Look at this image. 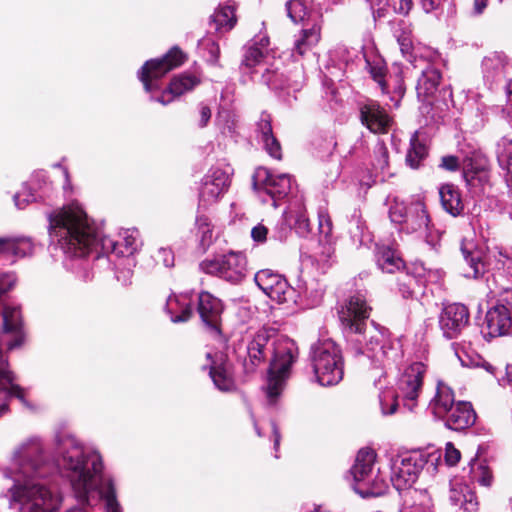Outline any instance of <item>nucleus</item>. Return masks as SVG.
<instances>
[{
  "label": "nucleus",
  "mask_w": 512,
  "mask_h": 512,
  "mask_svg": "<svg viewBox=\"0 0 512 512\" xmlns=\"http://www.w3.org/2000/svg\"><path fill=\"white\" fill-rule=\"evenodd\" d=\"M223 305L220 299L209 292L199 294L198 313L202 322L211 330L219 332V321Z\"/></svg>",
  "instance_id": "24"
},
{
  "label": "nucleus",
  "mask_w": 512,
  "mask_h": 512,
  "mask_svg": "<svg viewBox=\"0 0 512 512\" xmlns=\"http://www.w3.org/2000/svg\"><path fill=\"white\" fill-rule=\"evenodd\" d=\"M211 118V110L206 105H200V123L199 125L201 127H204L207 125L208 121Z\"/></svg>",
  "instance_id": "62"
},
{
  "label": "nucleus",
  "mask_w": 512,
  "mask_h": 512,
  "mask_svg": "<svg viewBox=\"0 0 512 512\" xmlns=\"http://www.w3.org/2000/svg\"><path fill=\"white\" fill-rule=\"evenodd\" d=\"M400 231L407 234H416L419 238H424L428 244H434V236L430 226V219L426 212L424 204L417 200L410 203L409 213L401 225Z\"/></svg>",
  "instance_id": "17"
},
{
  "label": "nucleus",
  "mask_w": 512,
  "mask_h": 512,
  "mask_svg": "<svg viewBox=\"0 0 512 512\" xmlns=\"http://www.w3.org/2000/svg\"><path fill=\"white\" fill-rule=\"evenodd\" d=\"M450 215L457 216L463 211V203L458 190L450 185Z\"/></svg>",
  "instance_id": "56"
},
{
  "label": "nucleus",
  "mask_w": 512,
  "mask_h": 512,
  "mask_svg": "<svg viewBox=\"0 0 512 512\" xmlns=\"http://www.w3.org/2000/svg\"><path fill=\"white\" fill-rule=\"evenodd\" d=\"M291 229H292V223L290 222V225H289V222H286L284 220V214H283L281 220L277 223V225L275 226V228L272 232V237L275 240L284 241L287 238Z\"/></svg>",
  "instance_id": "57"
},
{
  "label": "nucleus",
  "mask_w": 512,
  "mask_h": 512,
  "mask_svg": "<svg viewBox=\"0 0 512 512\" xmlns=\"http://www.w3.org/2000/svg\"><path fill=\"white\" fill-rule=\"evenodd\" d=\"M415 283V279L411 276L405 275L402 280H399V292L403 296V298L412 297V285Z\"/></svg>",
  "instance_id": "59"
},
{
  "label": "nucleus",
  "mask_w": 512,
  "mask_h": 512,
  "mask_svg": "<svg viewBox=\"0 0 512 512\" xmlns=\"http://www.w3.org/2000/svg\"><path fill=\"white\" fill-rule=\"evenodd\" d=\"M475 478L480 485L485 487H490L493 482L492 471L484 465H479L477 471L475 472Z\"/></svg>",
  "instance_id": "58"
},
{
  "label": "nucleus",
  "mask_w": 512,
  "mask_h": 512,
  "mask_svg": "<svg viewBox=\"0 0 512 512\" xmlns=\"http://www.w3.org/2000/svg\"><path fill=\"white\" fill-rule=\"evenodd\" d=\"M460 169L461 178L467 187H479L489 197H495L492 191L491 165L484 153L468 147L450 156V172Z\"/></svg>",
  "instance_id": "9"
},
{
  "label": "nucleus",
  "mask_w": 512,
  "mask_h": 512,
  "mask_svg": "<svg viewBox=\"0 0 512 512\" xmlns=\"http://www.w3.org/2000/svg\"><path fill=\"white\" fill-rule=\"evenodd\" d=\"M166 311L174 323L185 322L193 314L189 294L173 295L166 301Z\"/></svg>",
  "instance_id": "33"
},
{
  "label": "nucleus",
  "mask_w": 512,
  "mask_h": 512,
  "mask_svg": "<svg viewBox=\"0 0 512 512\" xmlns=\"http://www.w3.org/2000/svg\"><path fill=\"white\" fill-rule=\"evenodd\" d=\"M50 184L44 172H37L32 175L30 181L24 184L21 192L15 194L14 202L18 209H23L31 202L43 200L48 196Z\"/></svg>",
  "instance_id": "19"
},
{
  "label": "nucleus",
  "mask_w": 512,
  "mask_h": 512,
  "mask_svg": "<svg viewBox=\"0 0 512 512\" xmlns=\"http://www.w3.org/2000/svg\"><path fill=\"white\" fill-rule=\"evenodd\" d=\"M399 48L403 58L416 67L415 62L417 61L418 53L414 40L399 44Z\"/></svg>",
  "instance_id": "55"
},
{
  "label": "nucleus",
  "mask_w": 512,
  "mask_h": 512,
  "mask_svg": "<svg viewBox=\"0 0 512 512\" xmlns=\"http://www.w3.org/2000/svg\"><path fill=\"white\" fill-rule=\"evenodd\" d=\"M478 501L467 484H453L450 489V512H477Z\"/></svg>",
  "instance_id": "26"
},
{
  "label": "nucleus",
  "mask_w": 512,
  "mask_h": 512,
  "mask_svg": "<svg viewBox=\"0 0 512 512\" xmlns=\"http://www.w3.org/2000/svg\"><path fill=\"white\" fill-rule=\"evenodd\" d=\"M392 33L398 45L413 40L412 25L404 20L394 23Z\"/></svg>",
  "instance_id": "46"
},
{
  "label": "nucleus",
  "mask_w": 512,
  "mask_h": 512,
  "mask_svg": "<svg viewBox=\"0 0 512 512\" xmlns=\"http://www.w3.org/2000/svg\"><path fill=\"white\" fill-rule=\"evenodd\" d=\"M4 335L0 336V416L7 412L8 401L12 397L18 398L26 404L23 389L15 384L14 374L10 370L7 356L4 353L3 343L7 349L12 350L21 345L23 341L21 312L18 307L6 306L3 310Z\"/></svg>",
  "instance_id": "6"
},
{
  "label": "nucleus",
  "mask_w": 512,
  "mask_h": 512,
  "mask_svg": "<svg viewBox=\"0 0 512 512\" xmlns=\"http://www.w3.org/2000/svg\"><path fill=\"white\" fill-rule=\"evenodd\" d=\"M409 213V205H406L404 202H399L397 200L390 206L389 209V217L393 223L402 225L407 214Z\"/></svg>",
  "instance_id": "51"
},
{
  "label": "nucleus",
  "mask_w": 512,
  "mask_h": 512,
  "mask_svg": "<svg viewBox=\"0 0 512 512\" xmlns=\"http://www.w3.org/2000/svg\"><path fill=\"white\" fill-rule=\"evenodd\" d=\"M441 80L440 71L433 67L428 66L422 71L416 85V91L418 97H430L433 96L437 91Z\"/></svg>",
  "instance_id": "37"
},
{
  "label": "nucleus",
  "mask_w": 512,
  "mask_h": 512,
  "mask_svg": "<svg viewBox=\"0 0 512 512\" xmlns=\"http://www.w3.org/2000/svg\"><path fill=\"white\" fill-rule=\"evenodd\" d=\"M269 37L266 33L260 32L246 45L242 60V66L252 69L251 74L260 73L264 84L274 90L299 91L304 83L303 73L296 69L289 75L278 73L277 69H270L264 63L269 52Z\"/></svg>",
  "instance_id": "7"
},
{
  "label": "nucleus",
  "mask_w": 512,
  "mask_h": 512,
  "mask_svg": "<svg viewBox=\"0 0 512 512\" xmlns=\"http://www.w3.org/2000/svg\"><path fill=\"white\" fill-rule=\"evenodd\" d=\"M209 361V375L217 389L220 391H232L235 387V383L232 377L230 365L224 361L222 354L207 353L206 355Z\"/></svg>",
  "instance_id": "23"
},
{
  "label": "nucleus",
  "mask_w": 512,
  "mask_h": 512,
  "mask_svg": "<svg viewBox=\"0 0 512 512\" xmlns=\"http://www.w3.org/2000/svg\"><path fill=\"white\" fill-rule=\"evenodd\" d=\"M511 64L502 52H493L482 61L485 82L492 89L493 85L503 83L509 76Z\"/></svg>",
  "instance_id": "21"
},
{
  "label": "nucleus",
  "mask_w": 512,
  "mask_h": 512,
  "mask_svg": "<svg viewBox=\"0 0 512 512\" xmlns=\"http://www.w3.org/2000/svg\"><path fill=\"white\" fill-rule=\"evenodd\" d=\"M256 131L260 141L263 143L265 150L270 156L276 159L281 158V147L277 139L274 137L271 126V116L262 113L256 125Z\"/></svg>",
  "instance_id": "32"
},
{
  "label": "nucleus",
  "mask_w": 512,
  "mask_h": 512,
  "mask_svg": "<svg viewBox=\"0 0 512 512\" xmlns=\"http://www.w3.org/2000/svg\"><path fill=\"white\" fill-rule=\"evenodd\" d=\"M490 295L497 298L496 304L505 305L512 311V280L508 279L503 273L496 272L491 278L487 279Z\"/></svg>",
  "instance_id": "29"
},
{
  "label": "nucleus",
  "mask_w": 512,
  "mask_h": 512,
  "mask_svg": "<svg viewBox=\"0 0 512 512\" xmlns=\"http://www.w3.org/2000/svg\"><path fill=\"white\" fill-rule=\"evenodd\" d=\"M372 165L375 170L384 172L389 166V152L382 141H378L374 148V159Z\"/></svg>",
  "instance_id": "45"
},
{
  "label": "nucleus",
  "mask_w": 512,
  "mask_h": 512,
  "mask_svg": "<svg viewBox=\"0 0 512 512\" xmlns=\"http://www.w3.org/2000/svg\"><path fill=\"white\" fill-rule=\"evenodd\" d=\"M34 244L26 237H0V258L15 262L19 258L31 255Z\"/></svg>",
  "instance_id": "27"
},
{
  "label": "nucleus",
  "mask_w": 512,
  "mask_h": 512,
  "mask_svg": "<svg viewBox=\"0 0 512 512\" xmlns=\"http://www.w3.org/2000/svg\"><path fill=\"white\" fill-rule=\"evenodd\" d=\"M284 220L292 223L298 235L306 236L309 233L310 222L302 196L296 194L290 198L288 208L284 211Z\"/></svg>",
  "instance_id": "25"
},
{
  "label": "nucleus",
  "mask_w": 512,
  "mask_h": 512,
  "mask_svg": "<svg viewBox=\"0 0 512 512\" xmlns=\"http://www.w3.org/2000/svg\"><path fill=\"white\" fill-rule=\"evenodd\" d=\"M268 297L280 304L289 301L297 302L295 289L288 284L284 277L278 280V284L273 288Z\"/></svg>",
  "instance_id": "42"
},
{
  "label": "nucleus",
  "mask_w": 512,
  "mask_h": 512,
  "mask_svg": "<svg viewBox=\"0 0 512 512\" xmlns=\"http://www.w3.org/2000/svg\"><path fill=\"white\" fill-rule=\"evenodd\" d=\"M441 3L442 0H421L422 7L427 13L437 9Z\"/></svg>",
  "instance_id": "64"
},
{
  "label": "nucleus",
  "mask_w": 512,
  "mask_h": 512,
  "mask_svg": "<svg viewBox=\"0 0 512 512\" xmlns=\"http://www.w3.org/2000/svg\"><path fill=\"white\" fill-rule=\"evenodd\" d=\"M360 121L370 132L385 134L390 129L393 119L376 101L368 100L359 108Z\"/></svg>",
  "instance_id": "18"
},
{
  "label": "nucleus",
  "mask_w": 512,
  "mask_h": 512,
  "mask_svg": "<svg viewBox=\"0 0 512 512\" xmlns=\"http://www.w3.org/2000/svg\"><path fill=\"white\" fill-rule=\"evenodd\" d=\"M487 4H488V0H474L472 14L476 15V16L481 15L484 12V10L486 9Z\"/></svg>",
  "instance_id": "63"
},
{
  "label": "nucleus",
  "mask_w": 512,
  "mask_h": 512,
  "mask_svg": "<svg viewBox=\"0 0 512 512\" xmlns=\"http://www.w3.org/2000/svg\"><path fill=\"white\" fill-rule=\"evenodd\" d=\"M318 228L321 235L328 237L332 232V221L326 209L318 211Z\"/></svg>",
  "instance_id": "54"
},
{
  "label": "nucleus",
  "mask_w": 512,
  "mask_h": 512,
  "mask_svg": "<svg viewBox=\"0 0 512 512\" xmlns=\"http://www.w3.org/2000/svg\"><path fill=\"white\" fill-rule=\"evenodd\" d=\"M428 412L435 421H441L448 427V385L442 380L437 382L435 395L428 405Z\"/></svg>",
  "instance_id": "31"
},
{
  "label": "nucleus",
  "mask_w": 512,
  "mask_h": 512,
  "mask_svg": "<svg viewBox=\"0 0 512 512\" xmlns=\"http://www.w3.org/2000/svg\"><path fill=\"white\" fill-rule=\"evenodd\" d=\"M430 104V119L435 124H445L447 116V106L444 101L429 102Z\"/></svg>",
  "instance_id": "50"
},
{
  "label": "nucleus",
  "mask_w": 512,
  "mask_h": 512,
  "mask_svg": "<svg viewBox=\"0 0 512 512\" xmlns=\"http://www.w3.org/2000/svg\"><path fill=\"white\" fill-rule=\"evenodd\" d=\"M464 260L469 265L468 271L464 273L467 278H478L484 273L482 252L476 248L473 239L464 238L460 245Z\"/></svg>",
  "instance_id": "30"
},
{
  "label": "nucleus",
  "mask_w": 512,
  "mask_h": 512,
  "mask_svg": "<svg viewBox=\"0 0 512 512\" xmlns=\"http://www.w3.org/2000/svg\"><path fill=\"white\" fill-rule=\"evenodd\" d=\"M309 359L316 381L321 386H334L343 379L342 351L332 339L314 343L310 348Z\"/></svg>",
  "instance_id": "10"
},
{
  "label": "nucleus",
  "mask_w": 512,
  "mask_h": 512,
  "mask_svg": "<svg viewBox=\"0 0 512 512\" xmlns=\"http://www.w3.org/2000/svg\"><path fill=\"white\" fill-rule=\"evenodd\" d=\"M494 257L497 272L503 273L508 279L512 280V252L500 250Z\"/></svg>",
  "instance_id": "47"
},
{
  "label": "nucleus",
  "mask_w": 512,
  "mask_h": 512,
  "mask_svg": "<svg viewBox=\"0 0 512 512\" xmlns=\"http://www.w3.org/2000/svg\"><path fill=\"white\" fill-rule=\"evenodd\" d=\"M199 267L206 274L217 276L232 284H238L246 276L247 260L243 253L230 251L203 260Z\"/></svg>",
  "instance_id": "13"
},
{
  "label": "nucleus",
  "mask_w": 512,
  "mask_h": 512,
  "mask_svg": "<svg viewBox=\"0 0 512 512\" xmlns=\"http://www.w3.org/2000/svg\"><path fill=\"white\" fill-rule=\"evenodd\" d=\"M320 39V28L314 25L312 28L303 29L299 38L295 40L294 52L302 56Z\"/></svg>",
  "instance_id": "41"
},
{
  "label": "nucleus",
  "mask_w": 512,
  "mask_h": 512,
  "mask_svg": "<svg viewBox=\"0 0 512 512\" xmlns=\"http://www.w3.org/2000/svg\"><path fill=\"white\" fill-rule=\"evenodd\" d=\"M375 257L378 268L385 273H394L404 267L399 253L390 246L378 245Z\"/></svg>",
  "instance_id": "36"
},
{
  "label": "nucleus",
  "mask_w": 512,
  "mask_h": 512,
  "mask_svg": "<svg viewBox=\"0 0 512 512\" xmlns=\"http://www.w3.org/2000/svg\"><path fill=\"white\" fill-rule=\"evenodd\" d=\"M496 155L498 162L501 166L504 165V161L512 157V140L507 137H502L496 145Z\"/></svg>",
  "instance_id": "52"
},
{
  "label": "nucleus",
  "mask_w": 512,
  "mask_h": 512,
  "mask_svg": "<svg viewBox=\"0 0 512 512\" xmlns=\"http://www.w3.org/2000/svg\"><path fill=\"white\" fill-rule=\"evenodd\" d=\"M54 445L57 466L69 480L77 500L88 504L90 494L97 491L106 512H121L114 482L103 475L100 453L66 432L56 434Z\"/></svg>",
  "instance_id": "3"
},
{
  "label": "nucleus",
  "mask_w": 512,
  "mask_h": 512,
  "mask_svg": "<svg viewBox=\"0 0 512 512\" xmlns=\"http://www.w3.org/2000/svg\"><path fill=\"white\" fill-rule=\"evenodd\" d=\"M268 228L259 223L251 230V237L255 242L263 243L267 239Z\"/></svg>",
  "instance_id": "61"
},
{
  "label": "nucleus",
  "mask_w": 512,
  "mask_h": 512,
  "mask_svg": "<svg viewBox=\"0 0 512 512\" xmlns=\"http://www.w3.org/2000/svg\"><path fill=\"white\" fill-rule=\"evenodd\" d=\"M192 234L202 252H205L216 240L214 225L211 219L204 214H197Z\"/></svg>",
  "instance_id": "35"
},
{
  "label": "nucleus",
  "mask_w": 512,
  "mask_h": 512,
  "mask_svg": "<svg viewBox=\"0 0 512 512\" xmlns=\"http://www.w3.org/2000/svg\"><path fill=\"white\" fill-rule=\"evenodd\" d=\"M233 168L229 164L215 166L208 170L201 181L199 190V209L217 203L228 191Z\"/></svg>",
  "instance_id": "16"
},
{
  "label": "nucleus",
  "mask_w": 512,
  "mask_h": 512,
  "mask_svg": "<svg viewBox=\"0 0 512 512\" xmlns=\"http://www.w3.org/2000/svg\"><path fill=\"white\" fill-rule=\"evenodd\" d=\"M174 253L170 248L160 247L154 255V260L166 268L174 266Z\"/></svg>",
  "instance_id": "53"
},
{
  "label": "nucleus",
  "mask_w": 512,
  "mask_h": 512,
  "mask_svg": "<svg viewBox=\"0 0 512 512\" xmlns=\"http://www.w3.org/2000/svg\"><path fill=\"white\" fill-rule=\"evenodd\" d=\"M254 187L258 190L263 203L272 201V205L278 207V201L293 195V184L288 174L274 175L266 168H259L254 174Z\"/></svg>",
  "instance_id": "15"
},
{
  "label": "nucleus",
  "mask_w": 512,
  "mask_h": 512,
  "mask_svg": "<svg viewBox=\"0 0 512 512\" xmlns=\"http://www.w3.org/2000/svg\"><path fill=\"white\" fill-rule=\"evenodd\" d=\"M427 147L420 141L419 133L416 131L413 133L410 139V147L406 154V163L409 167L417 169L420 167L421 162L427 156Z\"/></svg>",
  "instance_id": "40"
},
{
  "label": "nucleus",
  "mask_w": 512,
  "mask_h": 512,
  "mask_svg": "<svg viewBox=\"0 0 512 512\" xmlns=\"http://www.w3.org/2000/svg\"><path fill=\"white\" fill-rule=\"evenodd\" d=\"M505 92H506V104L502 109V112L510 118V123L512 126V78L505 83Z\"/></svg>",
  "instance_id": "60"
},
{
  "label": "nucleus",
  "mask_w": 512,
  "mask_h": 512,
  "mask_svg": "<svg viewBox=\"0 0 512 512\" xmlns=\"http://www.w3.org/2000/svg\"><path fill=\"white\" fill-rule=\"evenodd\" d=\"M286 10L289 18L297 23L302 21L306 14V6L302 0H290L286 3Z\"/></svg>",
  "instance_id": "48"
},
{
  "label": "nucleus",
  "mask_w": 512,
  "mask_h": 512,
  "mask_svg": "<svg viewBox=\"0 0 512 512\" xmlns=\"http://www.w3.org/2000/svg\"><path fill=\"white\" fill-rule=\"evenodd\" d=\"M450 429L463 430L476 421V412L468 401L454 402L450 398Z\"/></svg>",
  "instance_id": "28"
},
{
  "label": "nucleus",
  "mask_w": 512,
  "mask_h": 512,
  "mask_svg": "<svg viewBox=\"0 0 512 512\" xmlns=\"http://www.w3.org/2000/svg\"><path fill=\"white\" fill-rule=\"evenodd\" d=\"M237 22L235 14V7L232 4H220L211 16V23L214 25L216 31L228 32Z\"/></svg>",
  "instance_id": "38"
},
{
  "label": "nucleus",
  "mask_w": 512,
  "mask_h": 512,
  "mask_svg": "<svg viewBox=\"0 0 512 512\" xmlns=\"http://www.w3.org/2000/svg\"><path fill=\"white\" fill-rule=\"evenodd\" d=\"M454 355L450 357V364L466 368L478 367L482 361L481 357L470 348V346L459 344L453 345Z\"/></svg>",
  "instance_id": "39"
},
{
  "label": "nucleus",
  "mask_w": 512,
  "mask_h": 512,
  "mask_svg": "<svg viewBox=\"0 0 512 512\" xmlns=\"http://www.w3.org/2000/svg\"><path fill=\"white\" fill-rule=\"evenodd\" d=\"M470 326L468 307L463 303L450 304V339L466 335Z\"/></svg>",
  "instance_id": "34"
},
{
  "label": "nucleus",
  "mask_w": 512,
  "mask_h": 512,
  "mask_svg": "<svg viewBox=\"0 0 512 512\" xmlns=\"http://www.w3.org/2000/svg\"><path fill=\"white\" fill-rule=\"evenodd\" d=\"M414 494L418 496L417 501L410 504L405 500L400 512H432L430 499L427 495L418 491H414Z\"/></svg>",
  "instance_id": "44"
},
{
  "label": "nucleus",
  "mask_w": 512,
  "mask_h": 512,
  "mask_svg": "<svg viewBox=\"0 0 512 512\" xmlns=\"http://www.w3.org/2000/svg\"><path fill=\"white\" fill-rule=\"evenodd\" d=\"M370 311L366 295L362 292L352 295L342 307L339 318L349 335L348 341L357 355H366L375 364H396L403 356L401 344L374 325L367 331Z\"/></svg>",
  "instance_id": "5"
},
{
  "label": "nucleus",
  "mask_w": 512,
  "mask_h": 512,
  "mask_svg": "<svg viewBox=\"0 0 512 512\" xmlns=\"http://www.w3.org/2000/svg\"><path fill=\"white\" fill-rule=\"evenodd\" d=\"M512 326L509 308L502 304H495L485 315L484 336L495 338L506 335Z\"/></svg>",
  "instance_id": "20"
},
{
  "label": "nucleus",
  "mask_w": 512,
  "mask_h": 512,
  "mask_svg": "<svg viewBox=\"0 0 512 512\" xmlns=\"http://www.w3.org/2000/svg\"><path fill=\"white\" fill-rule=\"evenodd\" d=\"M51 471L42 440L31 437L22 442L3 470V476L12 481L7 490L9 506L17 512L57 511L63 496L49 478Z\"/></svg>",
  "instance_id": "2"
},
{
  "label": "nucleus",
  "mask_w": 512,
  "mask_h": 512,
  "mask_svg": "<svg viewBox=\"0 0 512 512\" xmlns=\"http://www.w3.org/2000/svg\"><path fill=\"white\" fill-rule=\"evenodd\" d=\"M283 278L282 275L270 270L263 269L255 274L254 280L256 285L267 295L271 293L273 288L278 284V280Z\"/></svg>",
  "instance_id": "43"
},
{
  "label": "nucleus",
  "mask_w": 512,
  "mask_h": 512,
  "mask_svg": "<svg viewBox=\"0 0 512 512\" xmlns=\"http://www.w3.org/2000/svg\"><path fill=\"white\" fill-rule=\"evenodd\" d=\"M200 84V78L194 74L182 73L172 78L168 88L159 96H151L152 101L162 105L171 103L176 97L193 90Z\"/></svg>",
  "instance_id": "22"
},
{
  "label": "nucleus",
  "mask_w": 512,
  "mask_h": 512,
  "mask_svg": "<svg viewBox=\"0 0 512 512\" xmlns=\"http://www.w3.org/2000/svg\"><path fill=\"white\" fill-rule=\"evenodd\" d=\"M426 373V366L421 362H414L409 365L401 374L397 388V395L393 391H385L380 394V405L382 413L393 414L398 406L397 398H401L404 405L412 410L422 390L423 377Z\"/></svg>",
  "instance_id": "11"
},
{
  "label": "nucleus",
  "mask_w": 512,
  "mask_h": 512,
  "mask_svg": "<svg viewBox=\"0 0 512 512\" xmlns=\"http://www.w3.org/2000/svg\"><path fill=\"white\" fill-rule=\"evenodd\" d=\"M186 55L177 46L171 48L163 57L148 60L138 72L139 80L148 93L160 89L158 81L169 71L184 63Z\"/></svg>",
  "instance_id": "14"
},
{
  "label": "nucleus",
  "mask_w": 512,
  "mask_h": 512,
  "mask_svg": "<svg viewBox=\"0 0 512 512\" xmlns=\"http://www.w3.org/2000/svg\"><path fill=\"white\" fill-rule=\"evenodd\" d=\"M48 221L51 243L63 253L64 266L84 281L92 278L85 259L89 254L94 253L97 260L110 254L129 257L141 246L139 231L135 228L121 230L118 239L104 236L75 200L50 213Z\"/></svg>",
  "instance_id": "1"
},
{
  "label": "nucleus",
  "mask_w": 512,
  "mask_h": 512,
  "mask_svg": "<svg viewBox=\"0 0 512 512\" xmlns=\"http://www.w3.org/2000/svg\"><path fill=\"white\" fill-rule=\"evenodd\" d=\"M375 460V451L370 448H363L359 450L351 468L353 489L363 498L381 496L387 488L386 481L380 474L379 469L374 468Z\"/></svg>",
  "instance_id": "12"
},
{
  "label": "nucleus",
  "mask_w": 512,
  "mask_h": 512,
  "mask_svg": "<svg viewBox=\"0 0 512 512\" xmlns=\"http://www.w3.org/2000/svg\"><path fill=\"white\" fill-rule=\"evenodd\" d=\"M366 63L372 78L379 84L382 92H385L387 88L385 82L386 69L382 61L378 60L376 62L371 63L370 61L367 60Z\"/></svg>",
  "instance_id": "49"
},
{
  "label": "nucleus",
  "mask_w": 512,
  "mask_h": 512,
  "mask_svg": "<svg viewBox=\"0 0 512 512\" xmlns=\"http://www.w3.org/2000/svg\"><path fill=\"white\" fill-rule=\"evenodd\" d=\"M442 453L439 449L432 451H412L390 458V481L394 488L401 492L407 491L411 499L418 498L410 489L417 481L420 472L426 468L431 475L438 472Z\"/></svg>",
  "instance_id": "8"
},
{
  "label": "nucleus",
  "mask_w": 512,
  "mask_h": 512,
  "mask_svg": "<svg viewBox=\"0 0 512 512\" xmlns=\"http://www.w3.org/2000/svg\"><path fill=\"white\" fill-rule=\"evenodd\" d=\"M245 369L248 372L270 359L267 385L264 388L269 406H276L284 390L290 369L297 359L296 343L274 331L260 329L245 340Z\"/></svg>",
  "instance_id": "4"
}]
</instances>
